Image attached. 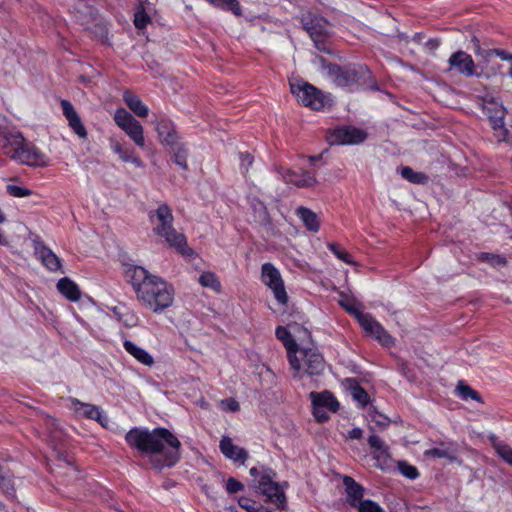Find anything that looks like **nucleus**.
Wrapping results in <instances>:
<instances>
[{
    "instance_id": "41",
    "label": "nucleus",
    "mask_w": 512,
    "mask_h": 512,
    "mask_svg": "<svg viewBox=\"0 0 512 512\" xmlns=\"http://www.w3.org/2000/svg\"><path fill=\"white\" fill-rule=\"evenodd\" d=\"M275 477H276V473L272 469L262 467L261 468V477H260V480L257 485L258 490H261L262 488H264L270 484L276 483L274 481Z\"/></svg>"
},
{
    "instance_id": "21",
    "label": "nucleus",
    "mask_w": 512,
    "mask_h": 512,
    "mask_svg": "<svg viewBox=\"0 0 512 512\" xmlns=\"http://www.w3.org/2000/svg\"><path fill=\"white\" fill-rule=\"evenodd\" d=\"M35 253L41 259L42 264L50 271L55 272L61 269L60 258L42 242L36 243Z\"/></svg>"
},
{
    "instance_id": "20",
    "label": "nucleus",
    "mask_w": 512,
    "mask_h": 512,
    "mask_svg": "<svg viewBox=\"0 0 512 512\" xmlns=\"http://www.w3.org/2000/svg\"><path fill=\"white\" fill-rule=\"evenodd\" d=\"M343 485L346 492V502L354 508L363 500L365 489L357 483L351 476L343 477Z\"/></svg>"
},
{
    "instance_id": "19",
    "label": "nucleus",
    "mask_w": 512,
    "mask_h": 512,
    "mask_svg": "<svg viewBox=\"0 0 512 512\" xmlns=\"http://www.w3.org/2000/svg\"><path fill=\"white\" fill-rule=\"evenodd\" d=\"M275 335L277 339L283 343L287 350L289 364H297V350L299 348L290 331L286 327L278 326L276 328Z\"/></svg>"
},
{
    "instance_id": "58",
    "label": "nucleus",
    "mask_w": 512,
    "mask_h": 512,
    "mask_svg": "<svg viewBox=\"0 0 512 512\" xmlns=\"http://www.w3.org/2000/svg\"><path fill=\"white\" fill-rule=\"evenodd\" d=\"M260 474H261V470H259L257 467H252V468L250 469V475H251L252 477H257V476H258V475H260Z\"/></svg>"
},
{
    "instance_id": "35",
    "label": "nucleus",
    "mask_w": 512,
    "mask_h": 512,
    "mask_svg": "<svg viewBox=\"0 0 512 512\" xmlns=\"http://www.w3.org/2000/svg\"><path fill=\"white\" fill-rule=\"evenodd\" d=\"M401 175L406 180L415 184H423L427 181V176L424 173L415 172L411 167L402 168Z\"/></svg>"
},
{
    "instance_id": "15",
    "label": "nucleus",
    "mask_w": 512,
    "mask_h": 512,
    "mask_svg": "<svg viewBox=\"0 0 512 512\" xmlns=\"http://www.w3.org/2000/svg\"><path fill=\"white\" fill-rule=\"evenodd\" d=\"M152 123L155 125V130L162 145H176L178 135L174 124L169 119L165 117L156 118Z\"/></svg>"
},
{
    "instance_id": "2",
    "label": "nucleus",
    "mask_w": 512,
    "mask_h": 512,
    "mask_svg": "<svg viewBox=\"0 0 512 512\" xmlns=\"http://www.w3.org/2000/svg\"><path fill=\"white\" fill-rule=\"evenodd\" d=\"M138 300L155 313L170 307L174 300V289L162 278L150 274L141 266L126 270Z\"/></svg>"
},
{
    "instance_id": "57",
    "label": "nucleus",
    "mask_w": 512,
    "mask_h": 512,
    "mask_svg": "<svg viewBox=\"0 0 512 512\" xmlns=\"http://www.w3.org/2000/svg\"><path fill=\"white\" fill-rule=\"evenodd\" d=\"M472 42H473L474 47H475V53L478 55V50H483L480 47V41H479V39L476 36H473L472 37Z\"/></svg>"
},
{
    "instance_id": "27",
    "label": "nucleus",
    "mask_w": 512,
    "mask_h": 512,
    "mask_svg": "<svg viewBox=\"0 0 512 512\" xmlns=\"http://www.w3.org/2000/svg\"><path fill=\"white\" fill-rule=\"evenodd\" d=\"M296 215L302 220L305 227L312 232H317L320 228L318 216L311 209L300 206L296 210Z\"/></svg>"
},
{
    "instance_id": "43",
    "label": "nucleus",
    "mask_w": 512,
    "mask_h": 512,
    "mask_svg": "<svg viewBox=\"0 0 512 512\" xmlns=\"http://www.w3.org/2000/svg\"><path fill=\"white\" fill-rule=\"evenodd\" d=\"M354 509H356L357 512H384V509L382 507H380L376 502L369 499H363L354 507Z\"/></svg>"
},
{
    "instance_id": "30",
    "label": "nucleus",
    "mask_w": 512,
    "mask_h": 512,
    "mask_svg": "<svg viewBox=\"0 0 512 512\" xmlns=\"http://www.w3.org/2000/svg\"><path fill=\"white\" fill-rule=\"evenodd\" d=\"M123 130L137 146H145L143 127L138 120H133Z\"/></svg>"
},
{
    "instance_id": "52",
    "label": "nucleus",
    "mask_w": 512,
    "mask_h": 512,
    "mask_svg": "<svg viewBox=\"0 0 512 512\" xmlns=\"http://www.w3.org/2000/svg\"><path fill=\"white\" fill-rule=\"evenodd\" d=\"M239 505H240L242 508L246 509V510H247V512H256V508H255V506H254V505H255V503H254V502H252V501H251V500H249V499L241 498V499L239 500Z\"/></svg>"
},
{
    "instance_id": "25",
    "label": "nucleus",
    "mask_w": 512,
    "mask_h": 512,
    "mask_svg": "<svg viewBox=\"0 0 512 512\" xmlns=\"http://www.w3.org/2000/svg\"><path fill=\"white\" fill-rule=\"evenodd\" d=\"M57 290L71 302H77L81 298L79 286L68 277L61 278L57 282Z\"/></svg>"
},
{
    "instance_id": "9",
    "label": "nucleus",
    "mask_w": 512,
    "mask_h": 512,
    "mask_svg": "<svg viewBox=\"0 0 512 512\" xmlns=\"http://www.w3.org/2000/svg\"><path fill=\"white\" fill-rule=\"evenodd\" d=\"M367 132L355 126H341L329 130L326 139L330 145H357L367 139Z\"/></svg>"
},
{
    "instance_id": "22",
    "label": "nucleus",
    "mask_w": 512,
    "mask_h": 512,
    "mask_svg": "<svg viewBox=\"0 0 512 512\" xmlns=\"http://www.w3.org/2000/svg\"><path fill=\"white\" fill-rule=\"evenodd\" d=\"M72 403L75 407V411L84 417L98 421L102 426H105L104 421L107 422V418L102 416V410L100 407L84 403L78 399H73Z\"/></svg>"
},
{
    "instance_id": "31",
    "label": "nucleus",
    "mask_w": 512,
    "mask_h": 512,
    "mask_svg": "<svg viewBox=\"0 0 512 512\" xmlns=\"http://www.w3.org/2000/svg\"><path fill=\"white\" fill-rule=\"evenodd\" d=\"M490 441L497 455L507 464L512 466V447L497 439L496 436H490Z\"/></svg>"
},
{
    "instance_id": "37",
    "label": "nucleus",
    "mask_w": 512,
    "mask_h": 512,
    "mask_svg": "<svg viewBox=\"0 0 512 512\" xmlns=\"http://www.w3.org/2000/svg\"><path fill=\"white\" fill-rule=\"evenodd\" d=\"M478 55L485 60L492 56H497L501 60L512 62V54L503 49L478 50Z\"/></svg>"
},
{
    "instance_id": "49",
    "label": "nucleus",
    "mask_w": 512,
    "mask_h": 512,
    "mask_svg": "<svg viewBox=\"0 0 512 512\" xmlns=\"http://www.w3.org/2000/svg\"><path fill=\"white\" fill-rule=\"evenodd\" d=\"M244 489V485L233 477H229L226 482V490L229 494H235Z\"/></svg>"
},
{
    "instance_id": "17",
    "label": "nucleus",
    "mask_w": 512,
    "mask_h": 512,
    "mask_svg": "<svg viewBox=\"0 0 512 512\" xmlns=\"http://www.w3.org/2000/svg\"><path fill=\"white\" fill-rule=\"evenodd\" d=\"M368 444L373 449L374 458L377 462L376 466L384 470L389 466L391 460L388 446L375 434L369 436Z\"/></svg>"
},
{
    "instance_id": "13",
    "label": "nucleus",
    "mask_w": 512,
    "mask_h": 512,
    "mask_svg": "<svg viewBox=\"0 0 512 512\" xmlns=\"http://www.w3.org/2000/svg\"><path fill=\"white\" fill-rule=\"evenodd\" d=\"M277 171L285 183L293 184L298 188H310L318 183L315 175L309 171L297 173L293 170L282 168H279Z\"/></svg>"
},
{
    "instance_id": "1",
    "label": "nucleus",
    "mask_w": 512,
    "mask_h": 512,
    "mask_svg": "<svg viewBox=\"0 0 512 512\" xmlns=\"http://www.w3.org/2000/svg\"><path fill=\"white\" fill-rule=\"evenodd\" d=\"M126 443L149 459L152 468L161 471L173 467L180 459L181 442L168 429L132 428L125 435Z\"/></svg>"
},
{
    "instance_id": "61",
    "label": "nucleus",
    "mask_w": 512,
    "mask_h": 512,
    "mask_svg": "<svg viewBox=\"0 0 512 512\" xmlns=\"http://www.w3.org/2000/svg\"><path fill=\"white\" fill-rule=\"evenodd\" d=\"M319 158H320V156H310L309 157L310 161H312V162L318 160Z\"/></svg>"
},
{
    "instance_id": "56",
    "label": "nucleus",
    "mask_w": 512,
    "mask_h": 512,
    "mask_svg": "<svg viewBox=\"0 0 512 512\" xmlns=\"http://www.w3.org/2000/svg\"><path fill=\"white\" fill-rule=\"evenodd\" d=\"M379 417H380V419H377V420L373 417V420H375L378 425L387 426L389 424L390 420L387 417H385L383 415H379Z\"/></svg>"
},
{
    "instance_id": "38",
    "label": "nucleus",
    "mask_w": 512,
    "mask_h": 512,
    "mask_svg": "<svg viewBox=\"0 0 512 512\" xmlns=\"http://www.w3.org/2000/svg\"><path fill=\"white\" fill-rule=\"evenodd\" d=\"M199 283L203 287L212 288L215 291H219L221 284L217 279L216 275L212 272H204L199 277Z\"/></svg>"
},
{
    "instance_id": "53",
    "label": "nucleus",
    "mask_w": 512,
    "mask_h": 512,
    "mask_svg": "<svg viewBox=\"0 0 512 512\" xmlns=\"http://www.w3.org/2000/svg\"><path fill=\"white\" fill-rule=\"evenodd\" d=\"M440 46V40L437 39V38H431L429 39L426 43H425V47L429 50V51H435L436 49H438Z\"/></svg>"
},
{
    "instance_id": "46",
    "label": "nucleus",
    "mask_w": 512,
    "mask_h": 512,
    "mask_svg": "<svg viewBox=\"0 0 512 512\" xmlns=\"http://www.w3.org/2000/svg\"><path fill=\"white\" fill-rule=\"evenodd\" d=\"M425 456L433 458H445L450 461L454 460V457L446 449L432 448L425 451Z\"/></svg>"
},
{
    "instance_id": "45",
    "label": "nucleus",
    "mask_w": 512,
    "mask_h": 512,
    "mask_svg": "<svg viewBox=\"0 0 512 512\" xmlns=\"http://www.w3.org/2000/svg\"><path fill=\"white\" fill-rule=\"evenodd\" d=\"M330 251L333 252V254L340 260H342L343 262L347 263V264H352L353 261L351 259V256L350 254L343 250L342 248H340V246L338 244H335V243H331L328 245Z\"/></svg>"
},
{
    "instance_id": "10",
    "label": "nucleus",
    "mask_w": 512,
    "mask_h": 512,
    "mask_svg": "<svg viewBox=\"0 0 512 512\" xmlns=\"http://www.w3.org/2000/svg\"><path fill=\"white\" fill-rule=\"evenodd\" d=\"M261 278L263 283L273 291L274 297L278 303L286 305L288 295L278 269L271 263H264L262 265Z\"/></svg>"
},
{
    "instance_id": "16",
    "label": "nucleus",
    "mask_w": 512,
    "mask_h": 512,
    "mask_svg": "<svg viewBox=\"0 0 512 512\" xmlns=\"http://www.w3.org/2000/svg\"><path fill=\"white\" fill-rule=\"evenodd\" d=\"M221 453L229 460L244 465L248 459V452L242 447L234 445L232 439L223 436L219 443Z\"/></svg>"
},
{
    "instance_id": "42",
    "label": "nucleus",
    "mask_w": 512,
    "mask_h": 512,
    "mask_svg": "<svg viewBox=\"0 0 512 512\" xmlns=\"http://www.w3.org/2000/svg\"><path fill=\"white\" fill-rule=\"evenodd\" d=\"M399 472L408 479L414 480L419 476L418 469L406 461L398 462Z\"/></svg>"
},
{
    "instance_id": "59",
    "label": "nucleus",
    "mask_w": 512,
    "mask_h": 512,
    "mask_svg": "<svg viewBox=\"0 0 512 512\" xmlns=\"http://www.w3.org/2000/svg\"><path fill=\"white\" fill-rule=\"evenodd\" d=\"M220 512H239L234 506L224 507Z\"/></svg>"
},
{
    "instance_id": "48",
    "label": "nucleus",
    "mask_w": 512,
    "mask_h": 512,
    "mask_svg": "<svg viewBox=\"0 0 512 512\" xmlns=\"http://www.w3.org/2000/svg\"><path fill=\"white\" fill-rule=\"evenodd\" d=\"M339 304L351 315L355 316L357 320L359 321V315H364L365 313H362L359 311L354 304L350 303L346 296H342V299L339 300Z\"/></svg>"
},
{
    "instance_id": "55",
    "label": "nucleus",
    "mask_w": 512,
    "mask_h": 512,
    "mask_svg": "<svg viewBox=\"0 0 512 512\" xmlns=\"http://www.w3.org/2000/svg\"><path fill=\"white\" fill-rule=\"evenodd\" d=\"M350 439H361L363 431L360 428H353L348 433Z\"/></svg>"
},
{
    "instance_id": "7",
    "label": "nucleus",
    "mask_w": 512,
    "mask_h": 512,
    "mask_svg": "<svg viewBox=\"0 0 512 512\" xmlns=\"http://www.w3.org/2000/svg\"><path fill=\"white\" fill-rule=\"evenodd\" d=\"M290 90L299 103L313 110H321L326 105L327 99L323 93L308 82L290 83Z\"/></svg>"
},
{
    "instance_id": "18",
    "label": "nucleus",
    "mask_w": 512,
    "mask_h": 512,
    "mask_svg": "<svg viewBox=\"0 0 512 512\" xmlns=\"http://www.w3.org/2000/svg\"><path fill=\"white\" fill-rule=\"evenodd\" d=\"M253 222L266 230L272 229V221L264 202L254 197L250 200Z\"/></svg>"
},
{
    "instance_id": "50",
    "label": "nucleus",
    "mask_w": 512,
    "mask_h": 512,
    "mask_svg": "<svg viewBox=\"0 0 512 512\" xmlns=\"http://www.w3.org/2000/svg\"><path fill=\"white\" fill-rule=\"evenodd\" d=\"M239 159L241 162V166L244 169V172L246 173L248 171V168L252 165L254 158L248 152H240Z\"/></svg>"
},
{
    "instance_id": "24",
    "label": "nucleus",
    "mask_w": 512,
    "mask_h": 512,
    "mask_svg": "<svg viewBox=\"0 0 512 512\" xmlns=\"http://www.w3.org/2000/svg\"><path fill=\"white\" fill-rule=\"evenodd\" d=\"M310 398L313 406L319 405L331 412H336L339 409V402L334 395L327 390L320 393L313 391L310 393Z\"/></svg>"
},
{
    "instance_id": "51",
    "label": "nucleus",
    "mask_w": 512,
    "mask_h": 512,
    "mask_svg": "<svg viewBox=\"0 0 512 512\" xmlns=\"http://www.w3.org/2000/svg\"><path fill=\"white\" fill-rule=\"evenodd\" d=\"M313 415L315 419L320 422H326L329 419V415L327 414L325 408L321 406H313Z\"/></svg>"
},
{
    "instance_id": "23",
    "label": "nucleus",
    "mask_w": 512,
    "mask_h": 512,
    "mask_svg": "<svg viewBox=\"0 0 512 512\" xmlns=\"http://www.w3.org/2000/svg\"><path fill=\"white\" fill-rule=\"evenodd\" d=\"M259 491L265 497V501L274 504L279 509L285 507L286 496L277 483L270 484Z\"/></svg>"
},
{
    "instance_id": "47",
    "label": "nucleus",
    "mask_w": 512,
    "mask_h": 512,
    "mask_svg": "<svg viewBox=\"0 0 512 512\" xmlns=\"http://www.w3.org/2000/svg\"><path fill=\"white\" fill-rule=\"evenodd\" d=\"M7 192L11 196L17 197V198L26 197V196H29L32 194L31 190L24 188V187L17 186V185H8Z\"/></svg>"
},
{
    "instance_id": "39",
    "label": "nucleus",
    "mask_w": 512,
    "mask_h": 512,
    "mask_svg": "<svg viewBox=\"0 0 512 512\" xmlns=\"http://www.w3.org/2000/svg\"><path fill=\"white\" fill-rule=\"evenodd\" d=\"M135 118L124 108H119L115 111L114 121L123 130Z\"/></svg>"
},
{
    "instance_id": "62",
    "label": "nucleus",
    "mask_w": 512,
    "mask_h": 512,
    "mask_svg": "<svg viewBox=\"0 0 512 512\" xmlns=\"http://www.w3.org/2000/svg\"><path fill=\"white\" fill-rule=\"evenodd\" d=\"M508 75L512 78V63H511V67L509 69Z\"/></svg>"
},
{
    "instance_id": "12",
    "label": "nucleus",
    "mask_w": 512,
    "mask_h": 512,
    "mask_svg": "<svg viewBox=\"0 0 512 512\" xmlns=\"http://www.w3.org/2000/svg\"><path fill=\"white\" fill-rule=\"evenodd\" d=\"M448 64V72L453 71L465 77L479 76L472 56L465 51L459 50L452 53L448 59Z\"/></svg>"
},
{
    "instance_id": "34",
    "label": "nucleus",
    "mask_w": 512,
    "mask_h": 512,
    "mask_svg": "<svg viewBox=\"0 0 512 512\" xmlns=\"http://www.w3.org/2000/svg\"><path fill=\"white\" fill-rule=\"evenodd\" d=\"M457 391L459 393V396L463 400H467L468 398H471L472 400H475L479 403H483V399H482L481 395L476 390L471 388L469 385L464 384L461 381L457 385Z\"/></svg>"
},
{
    "instance_id": "40",
    "label": "nucleus",
    "mask_w": 512,
    "mask_h": 512,
    "mask_svg": "<svg viewBox=\"0 0 512 512\" xmlns=\"http://www.w3.org/2000/svg\"><path fill=\"white\" fill-rule=\"evenodd\" d=\"M0 488L8 497L15 496L14 484H13L10 476L8 475V473H4L1 469H0Z\"/></svg>"
},
{
    "instance_id": "3",
    "label": "nucleus",
    "mask_w": 512,
    "mask_h": 512,
    "mask_svg": "<svg viewBox=\"0 0 512 512\" xmlns=\"http://www.w3.org/2000/svg\"><path fill=\"white\" fill-rule=\"evenodd\" d=\"M148 216L156 235L164 238L171 247L184 256L193 253V250L187 246L185 235L178 233L173 227L172 211L167 204L163 203L156 210H151Z\"/></svg>"
},
{
    "instance_id": "29",
    "label": "nucleus",
    "mask_w": 512,
    "mask_h": 512,
    "mask_svg": "<svg viewBox=\"0 0 512 512\" xmlns=\"http://www.w3.org/2000/svg\"><path fill=\"white\" fill-rule=\"evenodd\" d=\"M123 99L126 105L129 107V109L138 117L148 116V107L141 101V99L137 95L125 92L123 95Z\"/></svg>"
},
{
    "instance_id": "36",
    "label": "nucleus",
    "mask_w": 512,
    "mask_h": 512,
    "mask_svg": "<svg viewBox=\"0 0 512 512\" xmlns=\"http://www.w3.org/2000/svg\"><path fill=\"white\" fill-rule=\"evenodd\" d=\"M351 393L353 399L360 404L361 408H364L368 405L370 397L366 390L360 385L355 383L353 386H351Z\"/></svg>"
},
{
    "instance_id": "44",
    "label": "nucleus",
    "mask_w": 512,
    "mask_h": 512,
    "mask_svg": "<svg viewBox=\"0 0 512 512\" xmlns=\"http://www.w3.org/2000/svg\"><path fill=\"white\" fill-rule=\"evenodd\" d=\"M150 22V17L146 13L145 9L141 7L137 12L134 14V25L138 29H143L147 26V24Z\"/></svg>"
},
{
    "instance_id": "8",
    "label": "nucleus",
    "mask_w": 512,
    "mask_h": 512,
    "mask_svg": "<svg viewBox=\"0 0 512 512\" xmlns=\"http://www.w3.org/2000/svg\"><path fill=\"white\" fill-rule=\"evenodd\" d=\"M326 69L329 77L333 79L337 86L350 89L359 85L360 79L367 70L366 67L357 69L355 67H343L338 64H329Z\"/></svg>"
},
{
    "instance_id": "33",
    "label": "nucleus",
    "mask_w": 512,
    "mask_h": 512,
    "mask_svg": "<svg viewBox=\"0 0 512 512\" xmlns=\"http://www.w3.org/2000/svg\"><path fill=\"white\" fill-rule=\"evenodd\" d=\"M213 6L232 12L235 16H241L242 10L238 0H206Z\"/></svg>"
},
{
    "instance_id": "5",
    "label": "nucleus",
    "mask_w": 512,
    "mask_h": 512,
    "mask_svg": "<svg viewBox=\"0 0 512 512\" xmlns=\"http://www.w3.org/2000/svg\"><path fill=\"white\" fill-rule=\"evenodd\" d=\"M295 373L294 378L319 376L326 368V361L316 347H302L297 350V364L290 365Z\"/></svg>"
},
{
    "instance_id": "26",
    "label": "nucleus",
    "mask_w": 512,
    "mask_h": 512,
    "mask_svg": "<svg viewBox=\"0 0 512 512\" xmlns=\"http://www.w3.org/2000/svg\"><path fill=\"white\" fill-rule=\"evenodd\" d=\"M124 349L133 356L137 361L146 366H152L154 363L153 357L143 348L138 347L134 342L125 340L123 343Z\"/></svg>"
},
{
    "instance_id": "14",
    "label": "nucleus",
    "mask_w": 512,
    "mask_h": 512,
    "mask_svg": "<svg viewBox=\"0 0 512 512\" xmlns=\"http://www.w3.org/2000/svg\"><path fill=\"white\" fill-rule=\"evenodd\" d=\"M60 104H61V107L63 110V114H64L65 118L67 119L68 125L72 129V131L79 138L87 139V136H88L87 130H86L84 124L82 123V120H81L79 114L77 113V111L75 110V108L73 107L71 102L68 100H61Z\"/></svg>"
},
{
    "instance_id": "60",
    "label": "nucleus",
    "mask_w": 512,
    "mask_h": 512,
    "mask_svg": "<svg viewBox=\"0 0 512 512\" xmlns=\"http://www.w3.org/2000/svg\"><path fill=\"white\" fill-rule=\"evenodd\" d=\"M230 410L236 411L239 409V404L236 401H232L229 405Z\"/></svg>"
},
{
    "instance_id": "54",
    "label": "nucleus",
    "mask_w": 512,
    "mask_h": 512,
    "mask_svg": "<svg viewBox=\"0 0 512 512\" xmlns=\"http://www.w3.org/2000/svg\"><path fill=\"white\" fill-rule=\"evenodd\" d=\"M481 260H493L494 263H505L503 259H501L499 256L496 255H490V254H481L480 256Z\"/></svg>"
},
{
    "instance_id": "11",
    "label": "nucleus",
    "mask_w": 512,
    "mask_h": 512,
    "mask_svg": "<svg viewBox=\"0 0 512 512\" xmlns=\"http://www.w3.org/2000/svg\"><path fill=\"white\" fill-rule=\"evenodd\" d=\"M359 324L362 329L373 336L379 343H381L385 347H391L394 345V338L384 329V327L374 319V317L365 313L364 315H359Z\"/></svg>"
},
{
    "instance_id": "4",
    "label": "nucleus",
    "mask_w": 512,
    "mask_h": 512,
    "mask_svg": "<svg viewBox=\"0 0 512 512\" xmlns=\"http://www.w3.org/2000/svg\"><path fill=\"white\" fill-rule=\"evenodd\" d=\"M24 142V137L19 132H0V149L5 155L26 165H45V155L35 146H27Z\"/></svg>"
},
{
    "instance_id": "6",
    "label": "nucleus",
    "mask_w": 512,
    "mask_h": 512,
    "mask_svg": "<svg viewBox=\"0 0 512 512\" xmlns=\"http://www.w3.org/2000/svg\"><path fill=\"white\" fill-rule=\"evenodd\" d=\"M302 24L312 38L315 47L321 52L331 53L325 43L330 35V24L328 21L319 15L307 14L302 17Z\"/></svg>"
},
{
    "instance_id": "28",
    "label": "nucleus",
    "mask_w": 512,
    "mask_h": 512,
    "mask_svg": "<svg viewBox=\"0 0 512 512\" xmlns=\"http://www.w3.org/2000/svg\"><path fill=\"white\" fill-rule=\"evenodd\" d=\"M111 149L119 155L123 162H130L138 168L144 167L143 161L131 149H125L119 142H113Z\"/></svg>"
},
{
    "instance_id": "32",
    "label": "nucleus",
    "mask_w": 512,
    "mask_h": 512,
    "mask_svg": "<svg viewBox=\"0 0 512 512\" xmlns=\"http://www.w3.org/2000/svg\"><path fill=\"white\" fill-rule=\"evenodd\" d=\"M171 148V154H172V160L173 162L178 165L181 169L187 170L188 164H187V156L188 152L183 144L176 142V145L169 146Z\"/></svg>"
}]
</instances>
